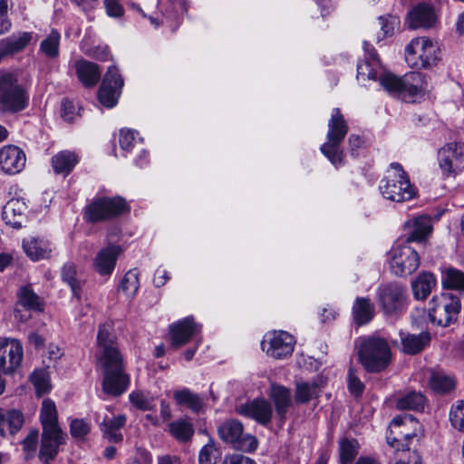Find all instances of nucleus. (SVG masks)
I'll return each instance as SVG.
<instances>
[{"instance_id":"39","label":"nucleus","mask_w":464,"mask_h":464,"mask_svg":"<svg viewBox=\"0 0 464 464\" xmlns=\"http://www.w3.org/2000/svg\"><path fill=\"white\" fill-rule=\"evenodd\" d=\"M161 5H166L164 19L160 24L168 23L171 25V22L179 23L187 12V5L184 0H163Z\"/></svg>"},{"instance_id":"18","label":"nucleus","mask_w":464,"mask_h":464,"mask_svg":"<svg viewBox=\"0 0 464 464\" xmlns=\"http://www.w3.org/2000/svg\"><path fill=\"white\" fill-rule=\"evenodd\" d=\"M237 412L244 417L255 420L257 423L266 426L273 416L271 403L265 399H255L237 407Z\"/></svg>"},{"instance_id":"15","label":"nucleus","mask_w":464,"mask_h":464,"mask_svg":"<svg viewBox=\"0 0 464 464\" xmlns=\"http://www.w3.org/2000/svg\"><path fill=\"white\" fill-rule=\"evenodd\" d=\"M123 83L118 69L114 66L110 67L99 89L100 102L107 108L114 107L118 103Z\"/></svg>"},{"instance_id":"41","label":"nucleus","mask_w":464,"mask_h":464,"mask_svg":"<svg viewBox=\"0 0 464 464\" xmlns=\"http://www.w3.org/2000/svg\"><path fill=\"white\" fill-rule=\"evenodd\" d=\"M426 399L420 392H410L397 401V408L400 410H423Z\"/></svg>"},{"instance_id":"23","label":"nucleus","mask_w":464,"mask_h":464,"mask_svg":"<svg viewBox=\"0 0 464 464\" xmlns=\"http://www.w3.org/2000/svg\"><path fill=\"white\" fill-rule=\"evenodd\" d=\"M269 396L275 405L276 417L283 424L288 409L293 405L291 391L285 386L272 383Z\"/></svg>"},{"instance_id":"56","label":"nucleus","mask_w":464,"mask_h":464,"mask_svg":"<svg viewBox=\"0 0 464 464\" xmlns=\"http://www.w3.org/2000/svg\"><path fill=\"white\" fill-rule=\"evenodd\" d=\"M399 20L395 16H381L379 18V24L381 26V30L382 31L383 37L392 35L396 27L399 26Z\"/></svg>"},{"instance_id":"50","label":"nucleus","mask_w":464,"mask_h":464,"mask_svg":"<svg viewBox=\"0 0 464 464\" xmlns=\"http://www.w3.org/2000/svg\"><path fill=\"white\" fill-rule=\"evenodd\" d=\"M91 423L83 419H73L70 422V433L75 440H83L91 432Z\"/></svg>"},{"instance_id":"34","label":"nucleus","mask_w":464,"mask_h":464,"mask_svg":"<svg viewBox=\"0 0 464 464\" xmlns=\"http://www.w3.org/2000/svg\"><path fill=\"white\" fill-rule=\"evenodd\" d=\"M173 399L179 406H186L193 412H199L204 407L202 398L188 388L173 392Z\"/></svg>"},{"instance_id":"16","label":"nucleus","mask_w":464,"mask_h":464,"mask_svg":"<svg viewBox=\"0 0 464 464\" xmlns=\"http://www.w3.org/2000/svg\"><path fill=\"white\" fill-rule=\"evenodd\" d=\"M0 349L3 354L0 355V372L10 375L20 366L24 358V350L19 340L14 338H2Z\"/></svg>"},{"instance_id":"61","label":"nucleus","mask_w":464,"mask_h":464,"mask_svg":"<svg viewBox=\"0 0 464 464\" xmlns=\"http://www.w3.org/2000/svg\"><path fill=\"white\" fill-rule=\"evenodd\" d=\"M406 458H400L395 464H422L421 458L416 451L410 452L407 450Z\"/></svg>"},{"instance_id":"17","label":"nucleus","mask_w":464,"mask_h":464,"mask_svg":"<svg viewBox=\"0 0 464 464\" xmlns=\"http://www.w3.org/2000/svg\"><path fill=\"white\" fill-rule=\"evenodd\" d=\"M67 436L62 429L43 430L39 459L42 462L48 464L54 459L62 445L66 443Z\"/></svg>"},{"instance_id":"36","label":"nucleus","mask_w":464,"mask_h":464,"mask_svg":"<svg viewBox=\"0 0 464 464\" xmlns=\"http://www.w3.org/2000/svg\"><path fill=\"white\" fill-rule=\"evenodd\" d=\"M40 421L43 430L62 429L58 423L56 405L51 399H44L40 410Z\"/></svg>"},{"instance_id":"38","label":"nucleus","mask_w":464,"mask_h":464,"mask_svg":"<svg viewBox=\"0 0 464 464\" xmlns=\"http://www.w3.org/2000/svg\"><path fill=\"white\" fill-rule=\"evenodd\" d=\"M400 335L403 352L410 354L420 353L430 340L426 334L416 335L401 332Z\"/></svg>"},{"instance_id":"20","label":"nucleus","mask_w":464,"mask_h":464,"mask_svg":"<svg viewBox=\"0 0 464 464\" xmlns=\"http://www.w3.org/2000/svg\"><path fill=\"white\" fill-rule=\"evenodd\" d=\"M24 152L15 145H5L0 149V168L6 174H16L25 166Z\"/></svg>"},{"instance_id":"12","label":"nucleus","mask_w":464,"mask_h":464,"mask_svg":"<svg viewBox=\"0 0 464 464\" xmlns=\"http://www.w3.org/2000/svg\"><path fill=\"white\" fill-rule=\"evenodd\" d=\"M439 168L445 178L455 177L464 169V143L449 142L438 151Z\"/></svg>"},{"instance_id":"42","label":"nucleus","mask_w":464,"mask_h":464,"mask_svg":"<svg viewBox=\"0 0 464 464\" xmlns=\"http://www.w3.org/2000/svg\"><path fill=\"white\" fill-rule=\"evenodd\" d=\"M320 392V387L315 382H297L295 399L297 403H306L316 398Z\"/></svg>"},{"instance_id":"14","label":"nucleus","mask_w":464,"mask_h":464,"mask_svg":"<svg viewBox=\"0 0 464 464\" xmlns=\"http://www.w3.org/2000/svg\"><path fill=\"white\" fill-rule=\"evenodd\" d=\"M377 302L387 315H392L402 311L405 306V292L397 284H389L377 289Z\"/></svg>"},{"instance_id":"54","label":"nucleus","mask_w":464,"mask_h":464,"mask_svg":"<svg viewBox=\"0 0 464 464\" xmlns=\"http://www.w3.org/2000/svg\"><path fill=\"white\" fill-rule=\"evenodd\" d=\"M218 459V450L214 444L208 443L205 445L198 455L199 464H216Z\"/></svg>"},{"instance_id":"4","label":"nucleus","mask_w":464,"mask_h":464,"mask_svg":"<svg viewBox=\"0 0 464 464\" xmlns=\"http://www.w3.org/2000/svg\"><path fill=\"white\" fill-rule=\"evenodd\" d=\"M347 132L348 125L340 109H333L327 124L326 141L322 144L320 150L336 168L343 161L344 153L341 145Z\"/></svg>"},{"instance_id":"47","label":"nucleus","mask_w":464,"mask_h":464,"mask_svg":"<svg viewBox=\"0 0 464 464\" xmlns=\"http://www.w3.org/2000/svg\"><path fill=\"white\" fill-rule=\"evenodd\" d=\"M129 400L132 406L140 411H150L154 407V397L148 392L132 391L129 394Z\"/></svg>"},{"instance_id":"13","label":"nucleus","mask_w":464,"mask_h":464,"mask_svg":"<svg viewBox=\"0 0 464 464\" xmlns=\"http://www.w3.org/2000/svg\"><path fill=\"white\" fill-rule=\"evenodd\" d=\"M295 343L294 336L287 332L271 331L264 335L261 347L268 356L282 359L293 353Z\"/></svg>"},{"instance_id":"9","label":"nucleus","mask_w":464,"mask_h":464,"mask_svg":"<svg viewBox=\"0 0 464 464\" xmlns=\"http://www.w3.org/2000/svg\"><path fill=\"white\" fill-rule=\"evenodd\" d=\"M219 438L226 443L230 444L235 450L253 452L258 447L257 439L244 432L243 424L234 419L222 422L218 428Z\"/></svg>"},{"instance_id":"31","label":"nucleus","mask_w":464,"mask_h":464,"mask_svg":"<svg viewBox=\"0 0 464 464\" xmlns=\"http://www.w3.org/2000/svg\"><path fill=\"white\" fill-rule=\"evenodd\" d=\"M79 161L78 155L70 150H63L52 158V166L56 174L67 176Z\"/></svg>"},{"instance_id":"60","label":"nucleus","mask_w":464,"mask_h":464,"mask_svg":"<svg viewBox=\"0 0 464 464\" xmlns=\"http://www.w3.org/2000/svg\"><path fill=\"white\" fill-rule=\"evenodd\" d=\"M222 464H256V461L248 457L239 454L226 457Z\"/></svg>"},{"instance_id":"11","label":"nucleus","mask_w":464,"mask_h":464,"mask_svg":"<svg viewBox=\"0 0 464 464\" xmlns=\"http://www.w3.org/2000/svg\"><path fill=\"white\" fill-rule=\"evenodd\" d=\"M420 266V256L409 243H395L390 251V268L400 276L411 275Z\"/></svg>"},{"instance_id":"44","label":"nucleus","mask_w":464,"mask_h":464,"mask_svg":"<svg viewBox=\"0 0 464 464\" xmlns=\"http://www.w3.org/2000/svg\"><path fill=\"white\" fill-rule=\"evenodd\" d=\"M140 273L138 269L129 270L121 282V288L127 296H134L140 288Z\"/></svg>"},{"instance_id":"3","label":"nucleus","mask_w":464,"mask_h":464,"mask_svg":"<svg viewBox=\"0 0 464 464\" xmlns=\"http://www.w3.org/2000/svg\"><path fill=\"white\" fill-rule=\"evenodd\" d=\"M382 197L393 202H404L416 196V188L409 175L398 162L391 163L379 184Z\"/></svg>"},{"instance_id":"10","label":"nucleus","mask_w":464,"mask_h":464,"mask_svg":"<svg viewBox=\"0 0 464 464\" xmlns=\"http://www.w3.org/2000/svg\"><path fill=\"white\" fill-rule=\"evenodd\" d=\"M127 203L121 197H102L92 200L84 210V218L90 223H97L113 218L125 211Z\"/></svg>"},{"instance_id":"46","label":"nucleus","mask_w":464,"mask_h":464,"mask_svg":"<svg viewBox=\"0 0 464 464\" xmlns=\"http://www.w3.org/2000/svg\"><path fill=\"white\" fill-rule=\"evenodd\" d=\"M449 420L452 428L464 432V400H458L450 406Z\"/></svg>"},{"instance_id":"55","label":"nucleus","mask_w":464,"mask_h":464,"mask_svg":"<svg viewBox=\"0 0 464 464\" xmlns=\"http://www.w3.org/2000/svg\"><path fill=\"white\" fill-rule=\"evenodd\" d=\"M11 0H0V34L7 33L11 28V21L8 18V10Z\"/></svg>"},{"instance_id":"21","label":"nucleus","mask_w":464,"mask_h":464,"mask_svg":"<svg viewBox=\"0 0 464 464\" xmlns=\"http://www.w3.org/2000/svg\"><path fill=\"white\" fill-rule=\"evenodd\" d=\"M96 420L102 432L103 438L108 441L119 443L122 441L123 435L121 430L125 426L127 418L124 414H105L102 420L101 415L96 414Z\"/></svg>"},{"instance_id":"24","label":"nucleus","mask_w":464,"mask_h":464,"mask_svg":"<svg viewBox=\"0 0 464 464\" xmlns=\"http://www.w3.org/2000/svg\"><path fill=\"white\" fill-rule=\"evenodd\" d=\"M404 227L409 231L406 243L420 242L432 232L431 218L430 216L414 217L405 222Z\"/></svg>"},{"instance_id":"59","label":"nucleus","mask_w":464,"mask_h":464,"mask_svg":"<svg viewBox=\"0 0 464 464\" xmlns=\"http://www.w3.org/2000/svg\"><path fill=\"white\" fill-rule=\"evenodd\" d=\"M107 14L112 17H120L123 14V8L119 0H104Z\"/></svg>"},{"instance_id":"48","label":"nucleus","mask_w":464,"mask_h":464,"mask_svg":"<svg viewBox=\"0 0 464 464\" xmlns=\"http://www.w3.org/2000/svg\"><path fill=\"white\" fill-rule=\"evenodd\" d=\"M63 280L69 285L73 295L79 296L81 292V281L77 277L76 267L73 264H65L62 270Z\"/></svg>"},{"instance_id":"19","label":"nucleus","mask_w":464,"mask_h":464,"mask_svg":"<svg viewBox=\"0 0 464 464\" xmlns=\"http://www.w3.org/2000/svg\"><path fill=\"white\" fill-rule=\"evenodd\" d=\"M121 252V246L115 244H109L101 248L92 261L94 270L100 276H111Z\"/></svg>"},{"instance_id":"43","label":"nucleus","mask_w":464,"mask_h":464,"mask_svg":"<svg viewBox=\"0 0 464 464\" xmlns=\"http://www.w3.org/2000/svg\"><path fill=\"white\" fill-rule=\"evenodd\" d=\"M19 304L28 310L42 311L44 304L31 286H24L19 291Z\"/></svg>"},{"instance_id":"32","label":"nucleus","mask_w":464,"mask_h":464,"mask_svg":"<svg viewBox=\"0 0 464 464\" xmlns=\"http://www.w3.org/2000/svg\"><path fill=\"white\" fill-rule=\"evenodd\" d=\"M418 423L415 421V420L411 415H403V416H398L395 417L392 422L391 425L394 428H398L399 430L397 431V437L393 438L392 441H390L391 445L393 447H398L399 445H401V450L404 452V444L402 443V440H410L413 437L416 436L415 432H405L401 430V428H406V426H412L417 425Z\"/></svg>"},{"instance_id":"35","label":"nucleus","mask_w":464,"mask_h":464,"mask_svg":"<svg viewBox=\"0 0 464 464\" xmlns=\"http://www.w3.org/2000/svg\"><path fill=\"white\" fill-rule=\"evenodd\" d=\"M168 431L178 441L188 442L194 435V426L188 419L180 418L169 423Z\"/></svg>"},{"instance_id":"40","label":"nucleus","mask_w":464,"mask_h":464,"mask_svg":"<svg viewBox=\"0 0 464 464\" xmlns=\"http://www.w3.org/2000/svg\"><path fill=\"white\" fill-rule=\"evenodd\" d=\"M441 285L443 288L463 291L464 271L454 267H448L442 271Z\"/></svg>"},{"instance_id":"25","label":"nucleus","mask_w":464,"mask_h":464,"mask_svg":"<svg viewBox=\"0 0 464 464\" xmlns=\"http://www.w3.org/2000/svg\"><path fill=\"white\" fill-rule=\"evenodd\" d=\"M437 20L434 9L426 4H420L408 14V24L412 29L430 28Z\"/></svg>"},{"instance_id":"45","label":"nucleus","mask_w":464,"mask_h":464,"mask_svg":"<svg viewBox=\"0 0 464 464\" xmlns=\"http://www.w3.org/2000/svg\"><path fill=\"white\" fill-rule=\"evenodd\" d=\"M30 381L34 386L35 392L38 396L47 393L50 389V379L46 370L38 369L30 375Z\"/></svg>"},{"instance_id":"7","label":"nucleus","mask_w":464,"mask_h":464,"mask_svg":"<svg viewBox=\"0 0 464 464\" xmlns=\"http://www.w3.org/2000/svg\"><path fill=\"white\" fill-rule=\"evenodd\" d=\"M440 59V49L436 41L429 37L412 39L405 47V60L415 69H430Z\"/></svg>"},{"instance_id":"62","label":"nucleus","mask_w":464,"mask_h":464,"mask_svg":"<svg viewBox=\"0 0 464 464\" xmlns=\"http://www.w3.org/2000/svg\"><path fill=\"white\" fill-rule=\"evenodd\" d=\"M169 279V276L168 271L160 267L155 272L153 283L155 286L161 287L167 283Z\"/></svg>"},{"instance_id":"52","label":"nucleus","mask_w":464,"mask_h":464,"mask_svg":"<svg viewBox=\"0 0 464 464\" xmlns=\"http://www.w3.org/2000/svg\"><path fill=\"white\" fill-rule=\"evenodd\" d=\"M138 133L132 130L122 129L120 131V145L123 150L130 151L136 145L138 141L142 139L138 137Z\"/></svg>"},{"instance_id":"30","label":"nucleus","mask_w":464,"mask_h":464,"mask_svg":"<svg viewBox=\"0 0 464 464\" xmlns=\"http://www.w3.org/2000/svg\"><path fill=\"white\" fill-rule=\"evenodd\" d=\"M23 247L26 255L34 261L48 258L52 252L48 241L35 237L24 239Z\"/></svg>"},{"instance_id":"37","label":"nucleus","mask_w":464,"mask_h":464,"mask_svg":"<svg viewBox=\"0 0 464 464\" xmlns=\"http://www.w3.org/2000/svg\"><path fill=\"white\" fill-rule=\"evenodd\" d=\"M60 33L53 29L40 43L39 53L50 60L57 59L60 55Z\"/></svg>"},{"instance_id":"27","label":"nucleus","mask_w":464,"mask_h":464,"mask_svg":"<svg viewBox=\"0 0 464 464\" xmlns=\"http://www.w3.org/2000/svg\"><path fill=\"white\" fill-rule=\"evenodd\" d=\"M27 205L22 198H12L3 208V218L6 224L20 227L25 215Z\"/></svg>"},{"instance_id":"2","label":"nucleus","mask_w":464,"mask_h":464,"mask_svg":"<svg viewBox=\"0 0 464 464\" xmlns=\"http://www.w3.org/2000/svg\"><path fill=\"white\" fill-rule=\"evenodd\" d=\"M97 346L98 362L103 370L102 390L106 394L120 396L128 389L130 377L124 372L122 356L113 334L111 322L99 325Z\"/></svg>"},{"instance_id":"5","label":"nucleus","mask_w":464,"mask_h":464,"mask_svg":"<svg viewBox=\"0 0 464 464\" xmlns=\"http://www.w3.org/2000/svg\"><path fill=\"white\" fill-rule=\"evenodd\" d=\"M358 357L369 372L384 370L391 362L392 352L388 343L380 337H364L358 344Z\"/></svg>"},{"instance_id":"64","label":"nucleus","mask_w":464,"mask_h":464,"mask_svg":"<svg viewBox=\"0 0 464 464\" xmlns=\"http://www.w3.org/2000/svg\"><path fill=\"white\" fill-rule=\"evenodd\" d=\"M135 459L140 460V464H151L152 462L151 454L144 449H139L137 450Z\"/></svg>"},{"instance_id":"53","label":"nucleus","mask_w":464,"mask_h":464,"mask_svg":"<svg viewBox=\"0 0 464 464\" xmlns=\"http://www.w3.org/2000/svg\"><path fill=\"white\" fill-rule=\"evenodd\" d=\"M5 420L8 425L10 434L14 435L24 424V416L19 411L13 410L8 411Z\"/></svg>"},{"instance_id":"22","label":"nucleus","mask_w":464,"mask_h":464,"mask_svg":"<svg viewBox=\"0 0 464 464\" xmlns=\"http://www.w3.org/2000/svg\"><path fill=\"white\" fill-rule=\"evenodd\" d=\"M201 326L198 325L192 317H186L170 325L169 334L172 345L180 347L188 340L200 332Z\"/></svg>"},{"instance_id":"49","label":"nucleus","mask_w":464,"mask_h":464,"mask_svg":"<svg viewBox=\"0 0 464 464\" xmlns=\"http://www.w3.org/2000/svg\"><path fill=\"white\" fill-rule=\"evenodd\" d=\"M358 454V443L353 439H343L340 441V459L342 464H351Z\"/></svg>"},{"instance_id":"26","label":"nucleus","mask_w":464,"mask_h":464,"mask_svg":"<svg viewBox=\"0 0 464 464\" xmlns=\"http://www.w3.org/2000/svg\"><path fill=\"white\" fill-rule=\"evenodd\" d=\"M74 67L78 79L85 87H92L100 80L101 69L94 63L79 60L75 62Z\"/></svg>"},{"instance_id":"8","label":"nucleus","mask_w":464,"mask_h":464,"mask_svg":"<svg viewBox=\"0 0 464 464\" xmlns=\"http://www.w3.org/2000/svg\"><path fill=\"white\" fill-rule=\"evenodd\" d=\"M460 309V299L457 295L441 293L429 302V318L436 325L448 327L458 320Z\"/></svg>"},{"instance_id":"51","label":"nucleus","mask_w":464,"mask_h":464,"mask_svg":"<svg viewBox=\"0 0 464 464\" xmlns=\"http://www.w3.org/2000/svg\"><path fill=\"white\" fill-rule=\"evenodd\" d=\"M39 432L37 430H31L22 441L23 450L26 459H32L36 453L38 447Z\"/></svg>"},{"instance_id":"63","label":"nucleus","mask_w":464,"mask_h":464,"mask_svg":"<svg viewBox=\"0 0 464 464\" xmlns=\"http://www.w3.org/2000/svg\"><path fill=\"white\" fill-rule=\"evenodd\" d=\"M84 12L95 8L98 5V0H71Z\"/></svg>"},{"instance_id":"29","label":"nucleus","mask_w":464,"mask_h":464,"mask_svg":"<svg viewBox=\"0 0 464 464\" xmlns=\"http://www.w3.org/2000/svg\"><path fill=\"white\" fill-rule=\"evenodd\" d=\"M428 385L434 393L444 395L456 389L457 382L452 375L443 372H431Z\"/></svg>"},{"instance_id":"57","label":"nucleus","mask_w":464,"mask_h":464,"mask_svg":"<svg viewBox=\"0 0 464 464\" xmlns=\"http://www.w3.org/2000/svg\"><path fill=\"white\" fill-rule=\"evenodd\" d=\"M348 389L354 396L361 395L364 390L363 383L356 376L355 371L353 368H350L348 372Z\"/></svg>"},{"instance_id":"58","label":"nucleus","mask_w":464,"mask_h":464,"mask_svg":"<svg viewBox=\"0 0 464 464\" xmlns=\"http://www.w3.org/2000/svg\"><path fill=\"white\" fill-rule=\"evenodd\" d=\"M62 117L66 121H72L75 116V106L72 102L64 99L62 102Z\"/></svg>"},{"instance_id":"28","label":"nucleus","mask_w":464,"mask_h":464,"mask_svg":"<svg viewBox=\"0 0 464 464\" xmlns=\"http://www.w3.org/2000/svg\"><path fill=\"white\" fill-rule=\"evenodd\" d=\"M437 285L435 276L430 272H421L411 282L413 296L418 300L426 299Z\"/></svg>"},{"instance_id":"33","label":"nucleus","mask_w":464,"mask_h":464,"mask_svg":"<svg viewBox=\"0 0 464 464\" xmlns=\"http://www.w3.org/2000/svg\"><path fill=\"white\" fill-rule=\"evenodd\" d=\"M353 318L356 324H368L374 316V306L366 297H357L353 303Z\"/></svg>"},{"instance_id":"6","label":"nucleus","mask_w":464,"mask_h":464,"mask_svg":"<svg viewBox=\"0 0 464 464\" xmlns=\"http://www.w3.org/2000/svg\"><path fill=\"white\" fill-rule=\"evenodd\" d=\"M30 95L25 86L18 82L15 74L0 72V111L16 113L29 104Z\"/></svg>"},{"instance_id":"1","label":"nucleus","mask_w":464,"mask_h":464,"mask_svg":"<svg viewBox=\"0 0 464 464\" xmlns=\"http://www.w3.org/2000/svg\"><path fill=\"white\" fill-rule=\"evenodd\" d=\"M364 60L357 64V78L378 81L390 94L406 102H416L429 92V82L425 75L412 72L398 77L386 71L382 65L375 49L363 42Z\"/></svg>"}]
</instances>
